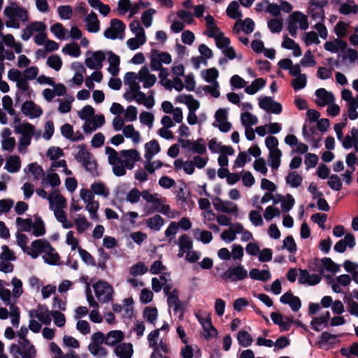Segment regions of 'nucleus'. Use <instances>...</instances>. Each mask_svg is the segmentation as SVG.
I'll return each instance as SVG.
<instances>
[{
    "label": "nucleus",
    "instance_id": "nucleus-26",
    "mask_svg": "<svg viewBox=\"0 0 358 358\" xmlns=\"http://www.w3.org/2000/svg\"><path fill=\"white\" fill-rule=\"evenodd\" d=\"M227 15L231 19L235 20L242 16V13L239 11V4L236 1H232L228 6Z\"/></svg>",
    "mask_w": 358,
    "mask_h": 358
},
{
    "label": "nucleus",
    "instance_id": "nucleus-58",
    "mask_svg": "<svg viewBox=\"0 0 358 358\" xmlns=\"http://www.w3.org/2000/svg\"><path fill=\"white\" fill-rule=\"evenodd\" d=\"M217 210L225 213L237 214L238 208L237 205L234 204L231 201H227L224 202L223 206L220 207V208Z\"/></svg>",
    "mask_w": 358,
    "mask_h": 358
},
{
    "label": "nucleus",
    "instance_id": "nucleus-33",
    "mask_svg": "<svg viewBox=\"0 0 358 358\" xmlns=\"http://www.w3.org/2000/svg\"><path fill=\"white\" fill-rule=\"evenodd\" d=\"M158 315L157 308L147 306L143 310V317L146 319L150 323L155 324Z\"/></svg>",
    "mask_w": 358,
    "mask_h": 358
},
{
    "label": "nucleus",
    "instance_id": "nucleus-52",
    "mask_svg": "<svg viewBox=\"0 0 358 358\" xmlns=\"http://www.w3.org/2000/svg\"><path fill=\"white\" fill-rule=\"evenodd\" d=\"M78 252L82 260L87 264L96 266V262L94 257L87 250L83 249L81 247H78Z\"/></svg>",
    "mask_w": 358,
    "mask_h": 358
},
{
    "label": "nucleus",
    "instance_id": "nucleus-28",
    "mask_svg": "<svg viewBox=\"0 0 358 358\" xmlns=\"http://www.w3.org/2000/svg\"><path fill=\"white\" fill-rule=\"evenodd\" d=\"M146 42V36H138L137 35L135 38H131L127 40V45L131 50H135L138 49L140 45H143Z\"/></svg>",
    "mask_w": 358,
    "mask_h": 358
},
{
    "label": "nucleus",
    "instance_id": "nucleus-15",
    "mask_svg": "<svg viewBox=\"0 0 358 358\" xmlns=\"http://www.w3.org/2000/svg\"><path fill=\"white\" fill-rule=\"evenodd\" d=\"M106 54L108 55V61L109 62L108 72L113 76H116L120 71V58L112 51H108Z\"/></svg>",
    "mask_w": 358,
    "mask_h": 358
},
{
    "label": "nucleus",
    "instance_id": "nucleus-25",
    "mask_svg": "<svg viewBox=\"0 0 358 358\" xmlns=\"http://www.w3.org/2000/svg\"><path fill=\"white\" fill-rule=\"evenodd\" d=\"M285 180L291 187L296 188L301 185L303 178L296 171H291L286 176Z\"/></svg>",
    "mask_w": 358,
    "mask_h": 358
},
{
    "label": "nucleus",
    "instance_id": "nucleus-44",
    "mask_svg": "<svg viewBox=\"0 0 358 358\" xmlns=\"http://www.w3.org/2000/svg\"><path fill=\"white\" fill-rule=\"evenodd\" d=\"M307 83L306 74L300 75L292 81V86L295 91H298L304 88Z\"/></svg>",
    "mask_w": 358,
    "mask_h": 358
},
{
    "label": "nucleus",
    "instance_id": "nucleus-31",
    "mask_svg": "<svg viewBox=\"0 0 358 358\" xmlns=\"http://www.w3.org/2000/svg\"><path fill=\"white\" fill-rule=\"evenodd\" d=\"M62 52L73 57H79L81 53L80 46L75 42L66 44L63 48Z\"/></svg>",
    "mask_w": 358,
    "mask_h": 358
},
{
    "label": "nucleus",
    "instance_id": "nucleus-18",
    "mask_svg": "<svg viewBox=\"0 0 358 358\" xmlns=\"http://www.w3.org/2000/svg\"><path fill=\"white\" fill-rule=\"evenodd\" d=\"M87 29L89 32L96 33L100 29V22L96 14L92 11L85 18Z\"/></svg>",
    "mask_w": 358,
    "mask_h": 358
},
{
    "label": "nucleus",
    "instance_id": "nucleus-51",
    "mask_svg": "<svg viewBox=\"0 0 358 358\" xmlns=\"http://www.w3.org/2000/svg\"><path fill=\"white\" fill-rule=\"evenodd\" d=\"M156 13L154 8H149L142 13V22L145 27H150L152 22V15Z\"/></svg>",
    "mask_w": 358,
    "mask_h": 358
},
{
    "label": "nucleus",
    "instance_id": "nucleus-21",
    "mask_svg": "<svg viewBox=\"0 0 358 358\" xmlns=\"http://www.w3.org/2000/svg\"><path fill=\"white\" fill-rule=\"evenodd\" d=\"M164 220L161 215L158 214L146 220L147 227H149L151 230L157 231L161 229V227L164 225Z\"/></svg>",
    "mask_w": 358,
    "mask_h": 358
},
{
    "label": "nucleus",
    "instance_id": "nucleus-60",
    "mask_svg": "<svg viewBox=\"0 0 358 358\" xmlns=\"http://www.w3.org/2000/svg\"><path fill=\"white\" fill-rule=\"evenodd\" d=\"M327 185L333 190L339 191L342 188V182L338 175L333 174L329 177V180L327 182Z\"/></svg>",
    "mask_w": 358,
    "mask_h": 358
},
{
    "label": "nucleus",
    "instance_id": "nucleus-9",
    "mask_svg": "<svg viewBox=\"0 0 358 358\" xmlns=\"http://www.w3.org/2000/svg\"><path fill=\"white\" fill-rule=\"evenodd\" d=\"M22 113L31 118L38 117L43 114V110L32 101H26L22 105Z\"/></svg>",
    "mask_w": 358,
    "mask_h": 358
},
{
    "label": "nucleus",
    "instance_id": "nucleus-55",
    "mask_svg": "<svg viewBox=\"0 0 358 358\" xmlns=\"http://www.w3.org/2000/svg\"><path fill=\"white\" fill-rule=\"evenodd\" d=\"M14 288L13 289V295L15 298H19L23 293L22 282L21 280L14 277L11 281Z\"/></svg>",
    "mask_w": 358,
    "mask_h": 358
},
{
    "label": "nucleus",
    "instance_id": "nucleus-41",
    "mask_svg": "<svg viewBox=\"0 0 358 358\" xmlns=\"http://www.w3.org/2000/svg\"><path fill=\"white\" fill-rule=\"evenodd\" d=\"M190 150L194 153L203 155L206 152L205 140L202 138H198L196 141L193 142Z\"/></svg>",
    "mask_w": 358,
    "mask_h": 358
},
{
    "label": "nucleus",
    "instance_id": "nucleus-61",
    "mask_svg": "<svg viewBox=\"0 0 358 358\" xmlns=\"http://www.w3.org/2000/svg\"><path fill=\"white\" fill-rule=\"evenodd\" d=\"M51 314L54 318V322L57 327H62L65 325L66 318L64 314L57 310H52Z\"/></svg>",
    "mask_w": 358,
    "mask_h": 358
},
{
    "label": "nucleus",
    "instance_id": "nucleus-5",
    "mask_svg": "<svg viewBox=\"0 0 358 358\" xmlns=\"http://www.w3.org/2000/svg\"><path fill=\"white\" fill-rule=\"evenodd\" d=\"M93 288L98 300L101 303H107L113 299V288L107 282L99 281L93 285Z\"/></svg>",
    "mask_w": 358,
    "mask_h": 358
},
{
    "label": "nucleus",
    "instance_id": "nucleus-32",
    "mask_svg": "<svg viewBox=\"0 0 358 358\" xmlns=\"http://www.w3.org/2000/svg\"><path fill=\"white\" fill-rule=\"evenodd\" d=\"M203 77L204 80L208 82L214 84L216 79L219 76V72L215 68H210L202 71Z\"/></svg>",
    "mask_w": 358,
    "mask_h": 358
},
{
    "label": "nucleus",
    "instance_id": "nucleus-53",
    "mask_svg": "<svg viewBox=\"0 0 358 358\" xmlns=\"http://www.w3.org/2000/svg\"><path fill=\"white\" fill-rule=\"evenodd\" d=\"M239 24L242 26V29L246 34H249L254 31L255 22L251 18L246 17L244 20H239Z\"/></svg>",
    "mask_w": 358,
    "mask_h": 358
},
{
    "label": "nucleus",
    "instance_id": "nucleus-59",
    "mask_svg": "<svg viewBox=\"0 0 358 358\" xmlns=\"http://www.w3.org/2000/svg\"><path fill=\"white\" fill-rule=\"evenodd\" d=\"M282 248H286L290 253H294L297 247L292 236H287L283 241Z\"/></svg>",
    "mask_w": 358,
    "mask_h": 358
},
{
    "label": "nucleus",
    "instance_id": "nucleus-8",
    "mask_svg": "<svg viewBox=\"0 0 358 358\" xmlns=\"http://www.w3.org/2000/svg\"><path fill=\"white\" fill-rule=\"evenodd\" d=\"M120 155L124 158H129L122 160L124 166L127 167L128 169H132L134 168V163L141 160L139 152L134 149L123 150L120 152Z\"/></svg>",
    "mask_w": 358,
    "mask_h": 358
},
{
    "label": "nucleus",
    "instance_id": "nucleus-27",
    "mask_svg": "<svg viewBox=\"0 0 358 358\" xmlns=\"http://www.w3.org/2000/svg\"><path fill=\"white\" fill-rule=\"evenodd\" d=\"M195 238L201 241L204 244L209 243L213 239L212 233L209 231H201L199 229L193 230Z\"/></svg>",
    "mask_w": 358,
    "mask_h": 358
},
{
    "label": "nucleus",
    "instance_id": "nucleus-30",
    "mask_svg": "<svg viewBox=\"0 0 358 358\" xmlns=\"http://www.w3.org/2000/svg\"><path fill=\"white\" fill-rule=\"evenodd\" d=\"M32 228L33 234L36 236H42L45 234V224L41 217H36Z\"/></svg>",
    "mask_w": 358,
    "mask_h": 358
},
{
    "label": "nucleus",
    "instance_id": "nucleus-12",
    "mask_svg": "<svg viewBox=\"0 0 358 358\" xmlns=\"http://www.w3.org/2000/svg\"><path fill=\"white\" fill-rule=\"evenodd\" d=\"M10 353L13 355L18 354L22 358H34L36 355V350L34 345H31L27 350H22L19 345L12 344L10 347Z\"/></svg>",
    "mask_w": 358,
    "mask_h": 358
},
{
    "label": "nucleus",
    "instance_id": "nucleus-40",
    "mask_svg": "<svg viewBox=\"0 0 358 358\" xmlns=\"http://www.w3.org/2000/svg\"><path fill=\"white\" fill-rule=\"evenodd\" d=\"M180 250L185 252L190 250L193 248V242L187 234H182L179 238L178 243Z\"/></svg>",
    "mask_w": 358,
    "mask_h": 358
},
{
    "label": "nucleus",
    "instance_id": "nucleus-38",
    "mask_svg": "<svg viewBox=\"0 0 358 358\" xmlns=\"http://www.w3.org/2000/svg\"><path fill=\"white\" fill-rule=\"evenodd\" d=\"M28 169L29 171L33 174L35 180H38L45 176L42 166L38 165L37 162L29 164L28 165Z\"/></svg>",
    "mask_w": 358,
    "mask_h": 358
},
{
    "label": "nucleus",
    "instance_id": "nucleus-10",
    "mask_svg": "<svg viewBox=\"0 0 358 358\" xmlns=\"http://www.w3.org/2000/svg\"><path fill=\"white\" fill-rule=\"evenodd\" d=\"M315 96L320 99L316 101V103L320 107L331 104L335 101L334 95L331 92L327 91L324 88L317 89L315 91Z\"/></svg>",
    "mask_w": 358,
    "mask_h": 358
},
{
    "label": "nucleus",
    "instance_id": "nucleus-62",
    "mask_svg": "<svg viewBox=\"0 0 358 358\" xmlns=\"http://www.w3.org/2000/svg\"><path fill=\"white\" fill-rule=\"evenodd\" d=\"M280 215V211L277 207L269 206L265 209L264 217L266 220L270 221L274 217H278Z\"/></svg>",
    "mask_w": 358,
    "mask_h": 358
},
{
    "label": "nucleus",
    "instance_id": "nucleus-22",
    "mask_svg": "<svg viewBox=\"0 0 358 358\" xmlns=\"http://www.w3.org/2000/svg\"><path fill=\"white\" fill-rule=\"evenodd\" d=\"M282 156V152L280 149H275L271 150L268 154V162L269 165L272 169H278L280 166V157Z\"/></svg>",
    "mask_w": 358,
    "mask_h": 358
},
{
    "label": "nucleus",
    "instance_id": "nucleus-35",
    "mask_svg": "<svg viewBox=\"0 0 358 358\" xmlns=\"http://www.w3.org/2000/svg\"><path fill=\"white\" fill-rule=\"evenodd\" d=\"M241 123L245 127H250L257 124L258 120L256 116L249 112H245L241 115Z\"/></svg>",
    "mask_w": 358,
    "mask_h": 358
},
{
    "label": "nucleus",
    "instance_id": "nucleus-46",
    "mask_svg": "<svg viewBox=\"0 0 358 358\" xmlns=\"http://www.w3.org/2000/svg\"><path fill=\"white\" fill-rule=\"evenodd\" d=\"M282 20L273 18L268 22V27L272 33H280L282 29Z\"/></svg>",
    "mask_w": 358,
    "mask_h": 358
},
{
    "label": "nucleus",
    "instance_id": "nucleus-39",
    "mask_svg": "<svg viewBox=\"0 0 358 358\" xmlns=\"http://www.w3.org/2000/svg\"><path fill=\"white\" fill-rule=\"evenodd\" d=\"M295 204V199L292 194H287L285 197H282L281 201V208L283 212L289 211Z\"/></svg>",
    "mask_w": 358,
    "mask_h": 358
},
{
    "label": "nucleus",
    "instance_id": "nucleus-54",
    "mask_svg": "<svg viewBox=\"0 0 358 358\" xmlns=\"http://www.w3.org/2000/svg\"><path fill=\"white\" fill-rule=\"evenodd\" d=\"M303 41H304L306 45H307V46H308L313 43L317 45L320 43V41L318 38L317 34L314 31H310L306 32L305 34V37L303 38Z\"/></svg>",
    "mask_w": 358,
    "mask_h": 358
},
{
    "label": "nucleus",
    "instance_id": "nucleus-36",
    "mask_svg": "<svg viewBox=\"0 0 358 358\" xmlns=\"http://www.w3.org/2000/svg\"><path fill=\"white\" fill-rule=\"evenodd\" d=\"M322 265L328 271L336 273L340 271V266L332 261L330 257H324L321 259Z\"/></svg>",
    "mask_w": 358,
    "mask_h": 358
},
{
    "label": "nucleus",
    "instance_id": "nucleus-34",
    "mask_svg": "<svg viewBox=\"0 0 358 358\" xmlns=\"http://www.w3.org/2000/svg\"><path fill=\"white\" fill-rule=\"evenodd\" d=\"M48 182L53 188L58 187L61 184V180L59 175L56 173H48L46 178H43L41 183L42 185L45 186V185Z\"/></svg>",
    "mask_w": 358,
    "mask_h": 358
},
{
    "label": "nucleus",
    "instance_id": "nucleus-2",
    "mask_svg": "<svg viewBox=\"0 0 358 358\" xmlns=\"http://www.w3.org/2000/svg\"><path fill=\"white\" fill-rule=\"evenodd\" d=\"M31 247H34L37 250L44 249L45 250L43 251L45 255L43 256L45 263L50 265H56L58 264L60 257L47 240H35L31 243Z\"/></svg>",
    "mask_w": 358,
    "mask_h": 358
},
{
    "label": "nucleus",
    "instance_id": "nucleus-17",
    "mask_svg": "<svg viewBox=\"0 0 358 358\" xmlns=\"http://www.w3.org/2000/svg\"><path fill=\"white\" fill-rule=\"evenodd\" d=\"M124 338V334L122 331L112 330L107 334L105 344L110 346H115L117 343L121 342Z\"/></svg>",
    "mask_w": 358,
    "mask_h": 358
},
{
    "label": "nucleus",
    "instance_id": "nucleus-49",
    "mask_svg": "<svg viewBox=\"0 0 358 358\" xmlns=\"http://www.w3.org/2000/svg\"><path fill=\"white\" fill-rule=\"evenodd\" d=\"M215 45L219 49H225L229 46L230 39L224 36V33L220 31L217 37L215 38Z\"/></svg>",
    "mask_w": 358,
    "mask_h": 358
},
{
    "label": "nucleus",
    "instance_id": "nucleus-11",
    "mask_svg": "<svg viewBox=\"0 0 358 358\" xmlns=\"http://www.w3.org/2000/svg\"><path fill=\"white\" fill-rule=\"evenodd\" d=\"M199 321L200 322L204 331L206 332L203 336L206 340L216 337L217 336V330L213 325L210 315L206 318H199Z\"/></svg>",
    "mask_w": 358,
    "mask_h": 358
},
{
    "label": "nucleus",
    "instance_id": "nucleus-4",
    "mask_svg": "<svg viewBox=\"0 0 358 358\" xmlns=\"http://www.w3.org/2000/svg\"><path fill=\"white\" fill-rule=\"evenodd\" d=\"M248 277V271L241 264L231 266L220 275L221 279L226 282L242 281Z\"/></svg>",
    "mask_w": 358,
    "mask_h": 358
},
{
    "label": "nucleus",
    "instance_id": "nucleus-48",
    "mask_svg": "<svg viewBox=\"0 0 358 358\" xmlns=\"http://www.w3.org/2000/svg\"><path fill=\"white\" fill-rule=\"evenodd\" d=\"M16 223L20 227V230L27 232L31 231L33 226V222L31 218L23 219L17 217L16 219Z\"/></svg>",
    "mask_w": 358,
    "mask_h": 358
},
{
    "label": "nucleus",
    "instance_id": "nucleus-64",
    "mask_svg": "<svg viewBox=\"0 0 358 358\" xmlns=\"http://www.w3.org/2000/svg\"><path fill=\"white\" fill-rule=\"evenodd\" d=\"M99 207L98 201H92L87 203L86 209L89 211L90 217L92 220H97V210Z\"/></svg>",
    "mask_w": 358,
    "mask_h": 358
},
{
    "label": "nucleus",
    "instance_id": "nucleus-20",
    "mask_svg": "<svg viewBox=\"0 0 358 358\" xmlns=\"http://www.w3.org/2000/svg\"><path fill=\"white\" fill-rule=\"evenodd\" d=\"M290 19L294 20L296 23H299V27L301 30H306L308 28V21L306 15L300 11H294L289 15Z\"/></svg>",
    "mask_w": 358,
    "mask_h": 358
},
{
    "label": "nucleus",
    "instance_id": "nucleus-50",
    "mask_svg": "<svg viewBox=\"0 0 358 358\" xmlns=\"http://www.w3.org/2000/svg\"><path fill=\"white\" fill-rule=\"evenodd\" d=\"M64 155V151L59 147H50L47 151V156L49 157L50 159L52 161H55Z\"/></svg>",
    "mask_w": 358,
    "mask_h": 358
},
{
    "label": "nucleus",
    "instance_id": "nucleus-1",
    "mask_svg": "<svg viewBox=\"0 0 358 358\" xmlns=\"http://www.w3.org/2000/svg\"><path fill=\"white\" fill-rule=\"evenodd\" d=\"M79 151L75 155V159L78 162H80L86 171L90 172L92 175L97 173V162L94 159L93 155L87 150L85 144L78 146Z\"/></svg>",
    "mask_w": 358,
    "mask_h": 358
},
{
    "label": "nucleus",
    "instance_id": "nucleus-56",
    "mask_svg": "<svg viewBox=\"0 0 358 358\" xmlns=\"http://www.w3.org/2000/svg\"><path fill=\"white\" fill-rule=\"evenodd\" d=\"M50 31L59 39H63L65 37L66 30L63 25L59 22H57L52 25L50 27Z\"/></svg>",
    "mask_w": 358,
    "mask_h": 358
},
{
    "label": "nucleus",
    "instance_id": "nucleus-43",
    "mask_svg": "<svg viewBox=\"0 0 358 358\" xmlns=\"http://www.w3.org/2000/svg\"><path fill=\"white\" fill-rule=\"evenodd\" d=\"M91 189L95 194L103 196L104 197H107L109 195L108 189H106L102 182H94L91 185Z\"/></svg>",
    "mask_w": 358,
    "mask_h": 358
},
{
    "label": "nucleus",
    "instance_id": "nucleus-42",
    "mask_svg": "<svg viewBox=\"0 0 358 358\" xmlns=\"http://www.w3.org/2000/svg\"><path fill=\"white\" fill-rule=\"evenodd\" d=\"M353 5L348 3H343L339 8V13L343 15H349L350 13L357 14L358 13V5L355 3L354 1H350Z\"/></svg>",
    "mask_w": 358,
    "mask_h": 358
},
{
    "label": "nucleus",
    "instance_id": "nucleus-57",
    "mask_svg": "<svg viewBox=\"0 0 358 358\" xmlns=\"http://www.w3.org/2000/svg\"><path fill=\"white\" fill-rule=\"evenodd\" d=\"M300 64L303 66H313L316 64L314 56L310 50L305 52L303 57L300 61Z\"/></svg>",
    "mask_w": 358,
    "mask_h": 358
},
{
    "label": "nucleus",
    "instance_id": "nucleus-63",
    "mask_svg": "<svg viewBox=\"0 0 358 358\" xmlns=\"http://www.w3.org/2000/svg\"><path fill=\"white\" fill-rule=\"evenodd\" d=\"M94 113V108L90 105H87L78 113V116L81 120H88L87 118L93 117Z\"/></svg>",
    "mask_w": 358,
    "mask_h": 358
},
{
    "label": "nucleus",
    "instance_id": "nucleus-24",
    "mask_svg": "<svg viewBox=\"0 0 358 358\" xmlns=\"http://www.w3.org/2000/svg\"><path fill=\"white\" fill-rule=\"evenodd\" d=\"M123 134L127 138H131L134 143H138L141 141V135L136 131L132 124H128L123 129Z\"/></svg>",
    "mask_w": 358,
    "mask_h": 358
},
{
    "label": "nucleus",
    "instance_id": "nucleus-45",
    "mask_svg": "<svg viewBox=\"0 0 358 358\" xmlns=\"http://www.w3.org/2000/svg\"><path fill=\"white\" fill-rule=\"evenodd\" d=\"M74 224L76 226L77 231L81 234L84 232L90 226V223L85 217H78L74 220Z\"/></svg>",
    "mask_w": 358,
    "mask_h": 358
},
{
    "label": "nucleus",
    "instance_id": "nucleus-47",
    "mask_svg": "<svg viewBox=\"0 0 358 358\" xmlns=\"http://www.w3.org/2000/svg\"><path fill=\"white\" fill-rule=\"evenodd\" d=\"M148 271L145 264L138 262L137 264L132 266L130 268V274L133 276L145 274Z\"/></svg>",
    "mask_w": 358,
    "mask_h": 358
},
{
    "label": "nucleus",
    "instance_id": "nucleus-16",
    "mask_svg": "<svg viewBox=\"0 0 358 358\" xmlns=\"http://www.w3.org/2000/svg\"><path fill=\"white\" fill-rule=\"evenodd\" d=\"M145 158L147 161L150 162L154 155L160 152L161 148L158 141L152 139L145 144Z\"/></svg>",
    "mask_w": 358,
    "mask_h": 358
},
{
    "label": "nucleus",
    "instance_id": "nucleus-3",
    "mask_svg": "<svg viewBox=\"0 0 358 358\" xmlns=\"http://www.w3.org/2000/svg\"><path fill=\"white\" fill-rule=\"evenodd\" d=\"M15 132L21 134L18 149L22 151V148L27 147L31 144L32 136L35 132V127L29 122H24L22 124L15 126Z\"/></svg>",
    "mask_w": 358,
    "mask_h": 358
},
{
    "label": "nucleus",
    "instance_id": "nucleus-13",
    "mask_svg": "<svg viewBox=\"0 0 358 358\" xmlns=\"http://www.w3.org/2000/svg\"><path fill=\"white\" fill-rule=\"evenodd\" d=\"M178 294V290L177 289H173L171 293L167 296V303L169 307L174 306V311L176 313L181 311V315L180 316V318L183 315V308L179 299Z\"/></svg>",
    "mask_w": 358,
    "mask_h": 358
},
{
    "label": "nucleus",
    "instance_id": "nucleus-37",
    "mask_svg": "<svg viewBox=\"0 0 358 358\" xmlns=\"http://www.w3.org/2000/svg\"><path fill=\"white\" fill-rule=\"evenodd\" d=\"M47 65L52 69L58 71L62 66V60L57 55H52L48 58Z\"/></svg>",
    "mask_w": 358,
    "mask_h": 358
},
{
    "label": "nucleus",
    "instance_id": "nucleus-29",
    "mask_svg": "<svg viewBox=\"0 0 358 358\" xmlns=\"http://www.w3.org/2000/svg\"><path fill=\"white\" fill-rule=\"evenodd\" d=\"M238 344L242 347H248L252 343V338L250 334L245 330H241L237 334Z\"/></svg>",
    "mask_w": 358,
    "mask_h": 358
},
{
    "label": "nucleus",
    "instance_id": "nucleus-23",
    "mask_svg": "<svg viewBox=\"0 0 358 358\" xmlns=\"http://www.w3.org/2000/svg\"><path fill=\"white\" fill-rule=\"evenodd\" d=\"M330 316V313L326 311L322 316L314 317L310 323L312 329L316 331H320L321 329L317 326L324 324L327 327Z\"/></svg>",
    "mask_w": 358,
    "mask_h": 358
},
{
    "label": "nucleus",
    "instance_id": "nucleus-7",
    "mask_svg": "<svg viewBox=\"0 0 358 358\" xmlns=\"http://www.w3.org/2000/svg\"><path fill=\"white\" fill-rule=\"evenodd\" d=\"M106 59V54L101 50L92 52V57L85 59V64L90 69L102 68V62Z\"/></svg>",
    "mask_w": 358,
    "mask_h": 358
},
{
    "label": "nucleus",
    "instance_id": "nucleus-19",
    "mask_svg": "<svg viewBox=\"0 0 358 358\" xmlns=\"http://www.w3.org/2000/svg\"><path fill=\"white\" fill-rule=\"evenodd\" d=\"M21 167V160L17 155H11L6 159V165L4 169L9 173H16Z\"/></svg>",
    "mask_w": 358,
    "mask_h": 358
},
{
    "label": "nucleus",
    "instance_id": "nucleus-6",
    "mask_svg": "<svg viewBox=\"0 0 358 358\" xmlns=\"http://www.w3.org/2000/svg\"><path fill=\"white\" fill-rule=\"evenodd\" d=\"M126 28L125 24L119 19H112L110 20V27L107 28L103 36L106 38L115 40L117 38L122 39L124 38V32Z\"/></svg>",
    "mask_w": 358,
    "mask_h": 358
},
{
    "label": "nucleus",
    "instance_id": "nucleus-14",
    "mask_svg": "<svg viewBox=\"0 0 358 358\" xmlns=\"http://www.w3.org/2000/svg\"><path fill=\"white\" fill-rule=\"evenodd\" d=\"M114 352L118 358H131L134 350L131 343H122L117 345Z\"/></svg>",
    "mask_w": 358,
    "mask_h": 358
}]
</instances>
